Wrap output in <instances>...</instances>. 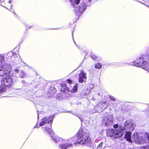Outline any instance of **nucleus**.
Instances as JSON below:
<instances>
[{"mask_svg": "<svg viewBox=\"0 0 149 149\" xmlns=\"http://www.w3.org/2000/svg\"><path fill=\"white\" fill-rule=\"evenodd\" d=\"M81 0H70L71 5L74 8V11L75 12L76 15L79 16L86 10L87 6L90 5V3L89 2L86 3V1L81 2V4L78 7L77 6Z\"/></svg>", "mask_w": 149, "mask_h": 149, "instance_id": "7ed1b4c3", "label": "nucleus"}, {"mask_svg": "<svg viewBox=\"0 0 149 149\" xmlns=\"http://www.w3.org/2000/svg\"><path fill=\"white\" fill-rule=\"evenodd\" d=\"M7 56L10 58L16 60L17 58V54L15 52H9L7 54Z\"/></svg>", "mask_w": 149, "mask_h": 149, "instance_id": "f8f14e48", "label": "nucleus"}, {"mask_svg": "<svg viewBox=\"0 0 149 149\" xmlns=\"http://www.w3.org/2000/svg\"><path fill=\"white\" fill-rule=\"evenodd\" d=\"M125 128L127 127L130 129V130H133L135 127V125L132 124V123H129L127 121L125 122Z\"/></svg>", "mask_w": 149, "mask_h": 149, "instance_id": "4468645a", "label": "nucleus"}, {"mask_svg": "<svg viewBox=\"0 0 149 149\" xmlns=\"http://www.w3.org/2000/svg\"><path fill=\"white\" fill-rule=\"evenodd\" d=\"M95 111L97 112H100L102 111L101 108L99 106V104L95 107Z\"/></svg>", "mask_w": 149, "mask_h": 149, "instance_id": "6ab92c4d", "label": "nucleus"}, {"mask_svg": "<svg viewBox=\"0 0 149 149\" xmlns=\"http://www.w3.org/2000/svg\"><path fill=\"white\" fill-rule=\"evenodd\" d=\"M67 81L69 84H72V81L70 79H68L67 80Z\"/></svg>", "mask_w": 149, "mask_h": 149, "instance_id": "b1692460", "label": "nucleus"}, {"mask_svg": "<svg viewBox=\"0 0 149 149\" xmlns=\"http://www.w3.org/2000/svg\"><path fill=\"white\" fill-rule=\"evenodd\" d=\"M6 55V54H3L0 57V76L9 74L12 70L11 65L6 62L5 60L7 58Z\"/></svg>", "mask_w": 149, "mask_h": 149, "instance_id": "20e7f679", "label": "nucleus"}, {"mask_svg": "<svg viewBox=\"0 0 149 149\" xmlns=\"http://www.w3.org/2000/svg\"><path fill=\"white\" fill-rule=\"evenodd\" d=\"M92 0H88L89 2L90 3V2Z\"/></svg>", "mask_w": 149, "mask_h": 149, "instance_id": "a878e982", "label": "nucleus"}, {"mask_svg": "<svg viewBox=\"0 0 149 149\" xmlns=\"http://www.w3.org/2000/svg\"><path fill=\"white\" fill-rule=\"evenodd\" d=\"M54 117V116H51L49 117H45L41 120V121L40 123L39 127L37 125V127L38 128L40 127L43 126L45 124L52 123L53 121V119Z\"/></svg>", "mask_w": 149, "mask_h": 149, "instance_id": "0eeeda50", "label": "nucleus"}, {"mask_svg": "<svg viewBox=\"0 0 149 149\" xmlns=\"http://www.w3.org/2000/svg\"><path fill=\"white\" fill-rule=\"evenodd\" d=\"M125 139L128 141L132 142V140L136 143L143 144L149 143V134L145 133L143 135H138L136 133H134L131 138V133L126 132L125 135Z\"/></svg>", "mask_w": 149, "mask_h": 149, "instance_id": "f03ea898", "label": "nucleus"}, {"mask_svg": "<svg viewBox=\"0 0 149 149\" xmlns=\"http://www.w3.org/2000/svg\"><path fill=\"white\" fill-rule=\"evenodd\" d=\"M91 57L92 58H93V55H91Z\"/></svg>", "mask_w": 149, "mask_h": 149, "instance_id": "bb28decb", "label": "nucleus"}, {"mask_svg": "<svg viewBox=\"0 0 149 149\" xmlns=\"http://www.w3.org/2000/svg\"><path fill=\"white\" fill-rule=\"evenodd\" d=\"M140 149H149V145L146 147H141Z\"/></svg>", "mask_w": 149, "mask_h": 149, "instance_id": "5701e85b", "label": "nucleus"}, {"mask_svg": "<svg viewBox=\"0 0 149 149\" xmlns=\"http://www.w3.org/2000/svg\"><path fill=\"white\" fill-rule=\"evenodd\" d=\"M2 0H0V2Z\"/></svg>", "mask_w": 149, "mask_h": 149, "instance_id": "c85d7f7f", "label": "nucleus"}, {"mask_svg": "<svg viewBox=\"0 0 149 149\" xmlns=\"http://www.w3.org/2000/svg\"><path fill=\"white\" fill-rule=\"evenodd\" d=\"M78 89L77 84H74L73 85V88H71V89L70 88H67V90L68 92L66 93L65 96L66 97H72V93H75L77 91Z\"/></svg>", "mask_w": 149, "mask_h": 149, "instance_id": "1a4fd4ad", "label": "nucleus"}, {"mask_svg": "<svg viewBox=\"0 0 149 149\" xmlns=\"http://www.w3.org/2000/svg\"><path fill=\"white\" fill-rule=\"evenodd\" d=\"M12 82V79L10 75L4 77L2 79L1 85L4 87L9 86Z\"/></svg>", "mask_w": 149, "mask_h": 149, "instance_id": "423d86ee", "label": "nucleus"}, {"mask_svg": "<svg viewBox=\"0 0 149 149\" xmlns=\"http://www.w3.org/2000/svg\"><path fill=\"white\" fill-rule=\"evenodd\" d=\"M3 54H0V57H1V56H2V55Z\"/></svg>", "mask_w": 149, "mask_h": 149, "instance_id": "393cba45", "label": "nucleus"}, {"mask_svg": "<svg viewBox=\"0 0 149 149\" xmlns=\"http://www.w3.org/2000/svg\"><path fill=\"white\" fill-rule=\"evenodd\" d=\"M113 121V115H110L107 117H106L103 120L102 124L107 126H109L112 124Z\"/></svg>", "mask_w": 149, "mask_h": 149, "instance_id": "6e6552de", "label": "nucleus"}, {"mask_svg": "<svg viewBox=\"0 0 149 149\" xmlns=\"http://www.w3.org/2000/svg\"><path fill=\"white\" fill-rule=\"evenodd\" d=\"M142 57V56H141V57L139 58V59H137V60H138V62L135 65L137 67H139L141 65L142 68L144 69L142 67V66L143 65V62L146 61H148L146 60L145 61H143V58Z\"/></svg>", "mask_w": 149, "mask_h": 149, "instance_id": "ddd939ff", "label": "nucleus"}, {"mask_svg": "<svg viewBox=\"0 0 149 149\" xmlns=\"http://www.w3.org/2000/svg\"><path fill=\"white\" fill-rule=\"evenodd\" d=\"M21 69L20 67H17L15 68L14 70H13V77L15 76L16 77L17 76V75L18 74L20 71Z\"/></svg>", "mask_w": 149, "mask_h": 149, "instance_id": "2eb2a0df", "label": "nucleus"}, {"mask_svg": "<svg viewBox=\"0 0 149 149\" xmlns=\"http://www.w3.org/2000/svg\"><path fill=\"white\" fill-rule=\"evenodd\" d=\"M51 125L48 124L45 127H42V130L46 133L50 135L51 140L56 143L61 142L59 145L60 149H69L73 147V144L76 145L77 143L81 145H85L89 147H92L93 144L89 138V132L86 129L81 128L77 136V139L75 142L74 138L70 139H65L55 136L54 134L51 129Z\"/></svg>", "mask_w": 149, "mask_h": 149, "instance_id": "f257e3e1", "label": "nucleus"}, {"mask_svg": "<svg viewBox=\"0 0 149 149\" xmlns=\"http://www.w3.org/2000/svg\"><path fill=\"white\" fill-rule=\"evenodd\" d=\"M113 127L115 129H109L107 131V136L118 138L123 134L125 129V128L122 127H119L117 124L114 125Z\"/></svg>", "mask_w": 149, "mask_h": 149, "instance_id": "39448f33", "label": "nucleus"}, {"mask_svg": "<svg viewBox=\"0 0 149 149\" xmlns=\"http://www.w3.org/2000/svg\"><path fill=\"white\" fill-rule=\"evenodd\" d=\"M102 65L100 63H98L95 65V68L97 69H100L101 68Z\"/></svg>", "mask_w": 149, "mask_h": 149, "instance_id": "aec40b11", "label": "nucleus"}, {"mask_svg": "<svg viewBox=\"0 0 149 149\" xmlns=\"http://www.w3.org/2000/svg\"><path fill=\"white\" fill-rule=\"evenodd\" d=\"M81 122V124L82 125L88 126L89 125V122L88 121H85L84 119L81 118L79 116H78Z\"/></svg>", "mask_w": 149, "mask_h": 149, "instance_id": "dca6fc26", "label": "nucleus"}, {"mask_svg": "<svg viewBox=\"0 0 149 149\" xmlns=\"http://www.w3.org/2000/svg\"><path fill=\"white\" fill-rule=\"evenodd\" d=\"M99 106L101 108L102 111L107 108V105L105 102H102L99 103Z\"/></svg>", "mask_w": 149, "mask_h": 149, "instance_id": "f3484780", "label": "nucleus"}, {"mask_svg": "<svg viewBox=\"0 0 149 149\" xmlns=\"http://www.w3.org/2000/svg\"><path fill=\"white\" fill-rule=\"evenodd\" d=\"M25 74L24 72L22 70H20L19 73L17 75V76H18L19 77L22 78L25 77Z\"/></svg>", "mask_w": 149, "mask_h": 149, "instance_id": "a211bd4d", "label": "nucleus"}, {"mask_svg": "<svg viewBox=\"0 0 149 149\" xmlns=\"http://www.w3.org/2000/svg\"><path fill=\"white\" fill-rule=\"evenodd\" d=\"M38 118L39 116H38Z\"/></svg>", "mask_w": 149, "mask_h": 149, "instance_id": "cd10ccee", "label": "nucleus"}, {"mask_svg": "<svg viewBox=\"0 0 149 149\" xmlns=\"http://www.w3.org/2000/svg\"><path fill=\"white\" fill-rule=\"evenodd\" d=\"M109 97L110 99L111 100H112L113 101H115L116 99L113 97L111 95H109Z\"/></svg>", "mask_w": 149, "mask_h": 149, "instance_id": "4be33fe9", "label": "nucleus"}, {"mask_svg": "<svg viewBox=\"0 0 149 149\" xmlns=\"http://www.w3.org/2000/svg\"><path fill=\"white\" fill-rule=\"evenodd\" d=\"M23 81H24L23 80L22 81V82H23Z\"/></svg>", "mask_w": 149, "mask_h": 149, "instance_id": "c756f323", "label": "nucleus"}, {"mask_svg": "<svg viewBox=\"0 0 149 149\" xmlns=\"http://www.w3.org/2000/svg\"><path fill=\"white\" fill-rule=\"evenodd\" d=\"M103 144V142H102L98 146V149H101L102 146Z\"/></svg>", "mask_w": 149, "mask_h": 149, "instance_id": "412c9836", "label": "nucleus"}, {"mask_svg": "<svg viewBox=\"0 0 149 149\" xmlns=\"http://www.w3.org/2000/svg\"><path fill=\"white\" fill-rule=\"evenodd\" d=\"M145 58L146 60L148 59V61H146L144 62L142 67L144 69L149 72V54L146 55Z\"/></svg>", "mask_w": 149, "mask_h": 149, "instance_id": "9b49d317", "label": "nucleus"}, {"mask_svg": "<svg viewBox=\"0 0 149 149\" xmlns=\"http://www.w3.org/2000/svg\"><path fill=\"white\" fill-rule=\"evenodd\" d=\"M79 82L80 83H83L86 79V74L83 71H81V72L79 74Z\"/></svg>", "mask_w": 149, "mask_h": 149, "instance_id": "9d476101", "label": "nucleus"}]
</instances>
